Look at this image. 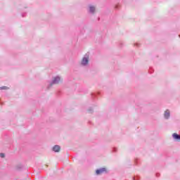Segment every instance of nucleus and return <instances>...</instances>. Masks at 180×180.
I'll return each instance as SVG.
<instances>
[{
	"mask_svg": "<svg viewBox=\"0 0 180 180\" xmlns=\"http://www.w3.org/2000/svg\"><path fill=\"white\" fill-rule=\"evenodd\" d=\"M89 63V58H83L82 60V65H86Z\"/></svg>",
	"mask_w": 180,
	"mask_h": 180,
	"instance_id": "f257e3e1",
	"label": "nucleus"
},
{
	"mask_svg": "<svg viewBox=\"0 0 180 180\" xmlns=\"http://www.w3.org/2000/svg\"><path fill=\"white\" fill-rule=\"evenodd\" d=\"M53 151H55V153H58V151L61 150V148L60 147V146L56 145L55 146H53Z\"/></svg>",
	"mask_w": 180,
	"mask_h": 180,
	"instance_id": "f03ea898",
	"label": "nucleus"
},
{
	"mask_svg": "<svg viewBox=\"0 0 180 180\" xmlns=\"http://www.w3.org/2000/svg\"><path fill=\"white\" fill-rule=\"evenodd\" d=\"M105 171H106V169L103 168V169L96 170V172L97 175H101V174H103V172H105Z\"/></svg>",
	"mask_w": 180,
	"mask_h": 180,
	"instance_id": "7ed1b4c3",
	"label": "nucleus"
},
{
	"mask_svg": "<svg viewBox=\"0 0 180 180\" xmlns=\"http://www.w3.org/2000/svg\"><path fill=\"white\" fill-rule=\"evenodd\" d=\"M61 82V79L60 77H56L53 79V84H60Z\"/></svg>",
	"mask_w": 180,
	"mask_h": 180,
	"instance_id": "20e7f679",
	"label": "nucleus"
},
{
	"mask_svg": "<svg viewBox=\"0 0 180 180\" xmlns=\"http://www.w3.org/2000/svg\"><path fill=\"white\" fill-rule=\"evenodd\" d=\"M172 136H173V138H174L175 140H179V141H180V136L178 135V134L174 133V134H172Z\"/></svg>",
	"mask_w": 180,
	"mask_h": 180,
	"instance_id": "39448f33",
	"label": "nucleus"
},
{
	"mask_svg": "<svg viewBox=\"0 0 180 180\" xmlns=\"http://www.w3.org/2000/svg\"><path fill=\"white\" fill-rule=\"evenodd\" d=\"M165 117L166 119H168V117H169V110H167L165 112Z\"/></svg>",
	"mask_w": 180,
	"mask_h": 180,
	"instance_id": "423d86ee",
	"label": "nucleus"
},
{
	"mask_svg": "<svg viewBox=\"0 0 180 180\" xmlns=\"http://www.w3.org/2000/svg\"><path fill=\"white\" fill-rule=\"evenodd\" d=\"M90 12H91V13H94L95 12V7L90 6Z\"/></svg>",
	"mask_w": 180,
	"mask_h": 180,
	"instance_id": "0eeeda50",
	"label": "nucleus"
},
{
	"mask_svg": "<svg viewBox=\"0 0 180 180\" xmlns=\"http://www.w3.org/2000/svg\"><path fill=\"white\" fill-rule=\"evenodd\" d=\"M0 157H1V158H5V154H4V153H0Z\"/></svg>",
	"mask_w": 180,
	"mask_h": 180,
	"instance_id": "6e6552de",
	"label": "nucleus"
},
{
	"mask_svg": "<svg viewBox=\"0 0 180 180\" xmlns=\"http://www.w3.org/2000/svg\"><path fill=\"white\" fill-rule=\"evenodd\" d=\"M1 89H8V87H6V86H3V87H1Z\"/></svg>",
	"mask_w": 180,
	"mask_h": 180,
	"instance_id": "1a4fd4ad",
	"label": "nucleus"
}]
</instances>
